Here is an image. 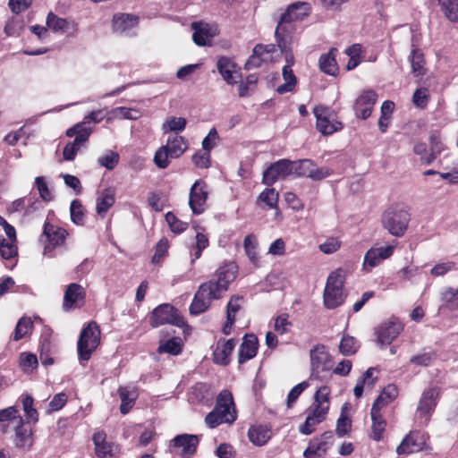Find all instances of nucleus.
I'll return each instance as SVG.
<instances>
[{"instance_id": "e2e57ef3", "label": "nucleus", "mask_w": 458, "mask_h": 458, "mask_svg": "<svg viewBox=\"0 0 458 458\" xmlns=\"http://www.w3.org/2000/svg\"><path fill=\"white\" fill-rule=\"evenodd\" d=\"M219 136L216 129L212 128L202 140V149L210 152V150L217 144Z\"/></svg>"}, {"instance_id": "f03ea898", "label": "nucleus", "mask_w": 458, "mask_h": 458, "mask_svg": "<svg viewBox=\"0 0 458 458\" xmlns=\"http://www.w3.org/2000/svg\"><path fill=\"white\" fill-rule=\"evenodd\" d=\"M237 418L234 407V402L232 393L227 390H222L216 400L214 409L206 416L205 422L215 428L223 423H233Z\"/></svg>"}, {"instance_id": "8fccbe9b", "label": "nucleus", "mask_w": 458, "mask_h": 458, "mask_svg": "<svg viewBox=\"0 0 458 458\" xmlns=\"http://www.w3.org/2000/svg\"><path fill=\"white\" fill-rule=\"evenodd\" d=\"M47 25L54 31H64L67 29L68 22L65 19L60 18L53 13H48Z\"/></svg>"}, {"instance_id": "e433bc0d", "label": "nucleus", "mask_w": 458, "mask_h": 458, "mask_svg": "<svg viewBox=\"0 0 458 458\" xmlns=\"http://www.w3.org/2000/svg\"><path fill=\"white\" fill-rule=\"evenodd\" d=\"M118 393L121 398L120 411L123 414H127L137 399V394L133 390H130L127 387H120Z\"/></svg>"}, {"instance_id": "6e6d98bb", "label": "nucleus", "mask_w": 458, "mask_h": 458, "mask_svg": "<svg viewBox=\"0 0 458 458\" xmlns=\"http://www.w3.org/2000/svg\"><path fill=\"white\" fill-rule=\"evenodd\" d=\"M165 221L169 225L170 229L176 233L184 232L188 224L178 219L172 212H168L165 215Z\"/></svg>"}, {"instance_id": "4d7b16f0", "label": "nucleus", "mask_w": 458, "mask_h": 458, "mask_svg": "<svg viewBox=\"0 0 458 458\" xmlns=\"http://www.w3.org/2000/svg\"><path fill=\"white\" fill-rule=\"evenodd\" d=\"M243 298L239 295H233L226 306V318H234L235 314L241 310Z\"/></svg>"}, {"instance_id": "2eb2a0df", "label": "nucleus", "mask_w": 458, "mask_h": 458, "mask_svg": "<svg viewBox=\"0 0 458 458\" xmlns=\"http://www.w3.org/2000/svg\"><path fill=\"white\" fill-rule=\"evenodd\" d=\"M428 437L419 431L410 432L396 448L398 454H410L426 447Z\"/></svg>"}, {"instance_id": "6e6552de", "label": "nucleus", "mask_w": 458, "mask_h": 458, "mask_svg": "<svg viewBox=\"0 0 458 458\" xmlns=\"http://www.w3.org/2000/svg\"><path fill=\"white\" fill-rule=\"evenodd\" d=\"M91 132V128L84 126L83 123H76L74 126L69 128L66 131V135L68 137L75 136V139L72 142H69L64 147L63 150L64 159L67 161L73 160L81 147L89 140Z\"/></svg>"}, {"instance_id": "c85d7f7f", "label": "nucleus", "mask_w": 458, "mask_h": 458, "mask_svg": "<svg viewBox=\"0 0 458 458\" xmlns=\"http://www.w3.org/2000/svg\"><path fill=\"white\" fill-rule=\"evenodd\" d=\"M95 453L98 457L106 458L113 455V445L106 441V434L103 430L97 431L92 437Z\"/></svg>"}, {"instance_id": "13d9d810", "label": "nucleus", "mask_w": 458, "mask_h": 458, "mask_svg": "<svg viewBox=\"0 0 458 458\" xmlns=\"http://www.w3.org/2000/svg\"><path fill=\"white\" fill-rule=\"evenodd\" d=\"M17 255V247L13 242H8L5 239L0 240V256L9 259Z\"/></svg>"}, {"instance_id": "4be33fe9", "label": "nucleus", "mask_w": 458, "mask_h": 458, "mask_svg": "<svg viewBox=\"0 0 458 458\" xmlns=\"http://www.w3.org/2000/svg\"><path fill=\"white\" fill-rule=\"evenodd\" d=\"M86 296L84 288L78 284H71L67 286L64 295L63 308L64 310H69L74 307H81Z\"/></svg>"}, {"instance_id": "2f4dec72", "label": "nucleus", "mask_w": 458, "mask_h": 458, "mask_svg": "<svg viewBox=\"0 0 458 458\" xmlns=\"http://www.w3.org/2000/svg\"><path fill=\"white\" fill-rule=\"evenodd\" d=\"M114 203V190L112 188H106L102 192L99 198L97 199V213L102 217L106 216L108 209Z\"/></svg>"}, {"instance_id": "393cba45", "label": "nucleus", "mask_w": 458, "mask_h": 458, "mask_svg": "<svg viewBox=\"0 0 458 458\" xmlns=\"http://www.w3.org/2000/svg\"><path fill=\"white\" fill-rule=\"evenodd\" d=\"M285 59L287 62V64L283 67V78L284 80V83L278 86L276 89V92L278 94H284L287 92H291L293 90L296 83L297 79L293 72L292 65L293 64V56L292 53H286L285 54Z\"/></svg>"}, {"instance_id": "bf43d9fd", "label": "nucleus", "mask_w": 458, "mask_h": 458, "mask_svg": "<svg viewBox=\"0 0 458 458\" xmlns=\"http://www.w3.org/2000/svg\"><path fill=\"white\" fill-rule=\"evenodd\" d=\"M413 151L416 155L420 156V159L426 165H429L434 161V154L428 153L427 145L423 142H418L413 147Z\"/></svg>"}, {"instance_id": "72a5a7b5", "label": "nucleus", "mask_w": 458, "mask_h": 458, "mask_svg": "<svg viewBox=\"0 0 458 458\" xmlns=\"http://www.w3.org/2000/svg\"><path fill=\"white\" fill-rule=\"evenodd\" d=\"M396 396L397 388L395 386L388 385L375 400L371 409L381 411V409L391 403Z\"/></svg>"}, {"instance_id": "a18cd8bd", "label": "nucleus", "mask_w": 458, "mask_h": 458, "mask_svg": "<svg viewBox=\"0 0 458 458\" xmlns=\"http://www.w3.org/2000/svg\"><path fill=\"white\" fill-rule=\"evenodd\" d=\"M358 350L357 342L354 337L350 335L343 336L340 344L339 352L345 356L354 354Z\"/></svg>"}, {"instance_id": "774afa93", "label": "nucleus", "mask_w": 458, "mask_h": 458, "mask_svg": "<svg viewBox=\"0 0 458 458\" xmlns=\"http://www.w3.org/2000/svg\"><path fill=\"white\" fill-rule=\"evenodd\" d=\"M351 427H352V422H351L350 419L342 413L336 422V428H335L336 434L339 437H344L350 431Z\"/></svg>"}, {"instance_id": "aec40b11", "label": "nucleus", "mask_w": 458, "mask_h": 458, "mask_svg": "<svg viewBox=\"0 0 458 458\" xmlns=\"http://www.w3.org/2000/svg\"><path fill=\"white\" fill-rule=\"evenodd\" d=\"M377 99V95L375 91L371 89L363 91L357 98L353 106L356 115L364 120L369 117Z\"/></svg>"}, {"instance_id": "58836bf2", "label": "nucleus", "mask_w": 458, "mask_h": 458, "mask_svg": "<svg viewBox=\"0 0 458 458\" xmlns=\"http://www.w3.org/2000/svg\"><path fill=\"white\" fill-rule=\"evenodd\" d=\"M187 124V121L183 117H167L162 125V130L165 133L174 131L181 132L184 131Z\"/></svg>"}, {"instance_id": "3c124183", "label": "nucleus", "mask_w": 458, "mask_h": 458, "mask_svg": "<svg viewBox=\"0 0 458 458\" xmlns=\"http://www.w3.org/2000/svg\"><path fill=\"white\" fill-rule=\"evenodd\" d=\"M278 192L274 188L264 190L259 196V199L266 203L270 208H276Z\"/></svg>"}, {"instance_id": "f8f14e48", "label": "nucleus", "mask_w": 458, "mask_h": 458, "mask_svg": "<svg viewBox=\"0 0 458 458\" xmlns=\"http://www.w3.org/2000/svg\"><path fill=\"white\" fill-rule=\"evenodd\" d=\"M311 376L319 377L320 372L329 371L333 368V360L325 345L318 344L310 352Z\"/></svg>"}, {"instance_id": "603ef678", "label": "nucleus", "mask_w": 458, "mask_h": 458, "mask_svg": "<svg viewBox=\"0 0 458 458\" xmlns=\"http://www.w3.org/2000/svg\"><path fill=\"white\" fill-rule=\"evenodd\" d=\"M168 247L169 244L167 239L162 238L156 245L155 253L151 259V262L155 265L159 264L166 256Z\"/></svg>"}, {"instance_id": "f257e3e1", "label": "nucleus", "mask_w": 458, "mask_h": 458, "mask_svg": "<svg viewBox=\"0 0 458 458\" xmlns=\"http://www.w3.org/2000/svg\"><path fill=\"white\" fill-rule=\"evenodd\" d=\"M237 272V266L233 262L220 266L212 278L199 287L190 306L191 314L199 315L206 311L214 300L222 298L229 284L235 280Z\"/></svg>"}, {"instance_id": "a211bd4d", "label": "nucleus", "mask_w": 458, "mask_h": 458, "mask_svg": "<svg viewBox=\"0 0 458 458\" xmlns=\"http://www.w3.org/2000/svg\"><path fill=\"white\" fill-rule=\"evenodd\" d=\"M293 30V22L282 14L281 19L276 26L275 36L277 46L284 54L291 53L290 46L293 42L292 32Z\"/></svg>"}, {"instance_id": "0eeeda50", "label": "nucleus", "mask_w": 458, "mask_h": 458, "mask_svg": "<svg viewBox=\"0 0 458 458\" xmlns=\"http://www.w3.org/2000/svg\"><path fill=\"white\" fill-rule=\"evenodd\" d=\"M316 117V128L323 135H331L343 129V123L335 118L333 109L318 105L313 109Z\"/></svg>"}, {"instance_id": "473e14b6", "label": "nucleus", "mask_w": 458, "mask_h": 458, "mask_svg": "<svg viewBox=\"0 0 458 458\" xmlns=\"http://www.w3.org/2000/svg\"><path fill=\"white\" fill-rule=\"evenodd\" d=\"M370 415L372 420L370 437L375 441H380L383 438V433L385 432L386 422L383 419L379 411L371 409Z\"/></svg>"}, {"instance_id": "412c9836", "label": "nucleus", "mask_w": 458, "mask_h": 458, "mask_svg": "<svg viewBox=\"0 0 458 458\" xmlns=\"http://www.w3.org/2000/svg\"><path fill=\"white\" fill-rule=\"evenodd\" d=\"M66 235L67 232L64 228L46 222L44 225L43 233L41 235V240L46 238V241H47L49 244L45 247L44 254H47L48 251H50L52 248L61 245L64 242Z\"/></svg>"}, {"instance_id": "bb28decb", "label": "nucleus", "mask_w": 458, "mask_h": 458, "mask_svg": "<svg viewBox=\"0 0 458 458\" xmlns=\"http://www.w3.org/2000/svg\"><path fill=\"white\" fill-rule=\"evenodd\" d=\"M258 338L254 335H246L239 351V363H243L256 356Z\"/></svg>"}, {"instance_id": "9d476101", "label": "nucleus", "mask_w": 458, "mask_h": 458, "mask_svg": "<svg viewBox=\"0 0 458 458\" xmlns=\"http://www.w3.org/2000/svg\"><path fill=\"white\" fill-rule=\"evenodd\" d=\"M165 324L174 325L178 327L184 326L185 322L178 310L170 304H161L152 311L150 325L157 327Z\"/></svg>"}, {"instance_id": "052dcab7", "label": "nucleus", "mask_w": 458, "mask_h": 458, "mask_svg": "<svg viewBox=\"0 0 458 458\" xmlns=\"http://www.w3.org/2000/svg\"><path fill=\"white\" fill-rule=\"evenodd\" d=\"M192 27L195 30L192 34V39L194 43L198 46H205L209 37L208 29L199 28L196 22L192 24Z\"/></svg>"}, {"instance_id": "cd10ccee", "label": "nucleus", "mask_w": 458, "mask_h": 458, "mask_svg": "<svg viewBox=\"0 0 458 458\" xmlns=\"http://www.w3.org/2000/svg\"><path fill=\"white\" fill-rule=\"evenodd\" d=\"M139 19L132 14L123 13L114 15L113 19V28L117 33H125L138 25Z\"/></svg>"}, {"instance_id": "c03bdc74", "label": "nucleus", "mask_w": 458, "mask_h": 458, "mask_svg": "<svg viewBox=\"0 0 458 458\" xmlns=\"http://www.w3.org/2000/svg\"><path fill=\"white\" fill-rule=\"evenodd\" d=\"M119 158L117 152L108 150L98 158V164L107 170H113L117 165Z\"/></svg>"}, {"instance_id": "680f3d73", "label": "nucleus", "mask_w": 458, "mask_h": 458, "mask_svg": "<svg viewBox=\"0 0 458 458\" xmlns=\"http://www.w3.org/2000/svg\"><path fill=\"white\" fill-rule=\"evenodd\" d=\"M430 153L434 154V159L444 150V145L441 142L440 135L437 131H432L429 135Z\"/></svg>"}, {"instance_id": "69168bd1", "label": "nucleus", "mask_w": 458, "mask_h": 458, "mask_svg": "<svg viewBox=\"0 0 458 458\" xmlns=\"http://www.w3.org/2000/svg\"><path fill=\"white\" fill-rule=\"evenodd\" d=\"M67 402V396L64 393H59L53 396L52 400L48 403V411H57L61 410Z\"/></svg>"}, {"instance_id": "f3484780", "label": "nucleus", "mask_w": 458, "mask_h": 458, "mask_svg": "<svg viewBox=\"0 0 458 458\" xmlns=\"http://www.w3.org/2000/svg\"><path fill=\"white\" fill-rule=\"evenodd\" d=\"M403 328V324L396 318L381 323L375 331L377 342L382 344H390L398 336Z\"/></svg>"}, {"instance_id": "dca6fc26", "label": "nucleus", "mask_w": 458, "mask_h": 458, "mask_svg": "<svg viewBox=\"0 0 458 458\" xmlns=\"http://www.w3.org/2000/svg\"><path fill=\"white\" fill-rule=\"evenodd\" d=\"M206 188L205 182L201 180H197L191 188L189 205L195 215H199L205 210V204L208 199Z\"/></svg>"}, {"instance_id": "09e8293b", "label": "nucleus", "mask_w": 458, "mask_h": 458, "mask_svg": "<svg viewBox=\"0 0 458 458\" xmlns=\"http://www.w3.org/2000/svg\"><path fill=\"white\" fill-rule=\"evenodd\" d=\"M244 249L247 256L251 260L252 263H256L258 261V252H257V242L255 237L252 234H249L244 239Z\"/></svg>"}, {"instance_id": "39448f33", "label": "nucleus", "mask_w": 458, "mask_h": 458, "mask_svg": "<svg viewBox=\"0 0 458 458\" xmlns=\"http://www.w3.org/2000/svg\"><path fill=\"white\" fill-rule=\"evenodd\" d=\"M100 343V329L95 321H90L81 330L78 341L80 360H89Z\"/></svg>"}, {"instance_id": "c9c22d12", "label": "nucleus", "mask_w": 458, "mask_h": 458, "mask_svg": "<svg viewBox=\"0 0 458 458\" xmlns=\"http://www.w3.org/2000/svg\"><path fill=\"white\" fill-rule=\"evenodd\" d=\"M409 60L411 65V72L415 76H420L425 72V60L421 51L412 44Z\"/></svg>"}, {"instance_id": "864d4df0", "label": "nucleus", "mask_w": 458, "mask_h": 458, "mask_svg": "<svg viewBox=\"0 0 458 458\" xmlns=\"http://www.w3.org/2000/svg\"><path fill=\"white\" fill-rule=\"evenodd\" d=\"M442 301L450 310L458 309V288H448L442 293Z\"/></svg>"}, {"instance_id": "20e7f679", "label": "nucleus", "mask_w": 458, "mask_h": 458, "mask_svg": "<svg viewBox=\"0 0 458 458\" xmlns=\"http://www.w3.org/2000/svg\"><path fill=\"white\" fill-rule=\"evenodd\" d=\"M344 284L343 269L337 268L329 274L323 293V301L326 308L332 310L344 303L345 299L343 293Z\"/></svg>"}, {"instance_id": "4c0bfd02", "label": "nucleus", "mask_w": 458, "mask_h": 458, "mask_svg": "<svg viewBox=\"0 0 458 458\" xmlns=\"http://www.w3.org/2000/svg\"><path fill=\"white\" fill-rule=\"evenodd\" d=\"M327 446L325 441L313 439L305 449L303 455L306 458L322 457L327 452Z\"/></svg>"}, {"instance_id": "4468645a", "label": "nucleus", "mask_w": 458, "mask_h": 458, "mask_svg": "<svg viewBox=\"0 0 458 458\" xmlns=\"http://www.w3.org/2000/svg\"><path fill=\"white\" fill-rule=\"evenodd\" d=\"M13 444L15 447L24 452L31 449L34 444V436L30 422L23 419H19V423L14 427Z\"/></svg>"}, {"instance_id": "338daca9", "label": "nucleus", "mask_w": 458, "mask_h": 458, "mask_svg": "<svg viewBox=\"0 0 458 458\" xmlns=\"http://www.w3.org/2000/svg\"><path fill=\"white\" fill-rule=\"evenodd\" d=\"M341 246V242L337 238L330 237L326 242L319 245V250L326 253L331 254L335 252Z\"/></svg>"}, {"instance_id": "79ce46f5", "label": "nucleus", "mask_w": 458, "mask_h": 458, "mask_svg": "<svg viewBox=\"0 0 458 458\" xmlns=\"http://www.w3.org/2000/svg\"><path fill=\"white\" fill-rule=\"evenodd\" d=\"M438 2L449 21H458V0H438Z\"/></svg>"}, {"instance_id": "1a4fd4ad", "label": "nucleus", "mask_w": 458, "mask_h": 458, "mask_svg": "<svg viewBox=\"0 0 458 458\" xmlns=\"http://www.w3.org/2000/svg\"><path fill=\"white\" fill-rule=\"evenodd\" d=\"M292 175L295 177H309L319 181L331 174L327 167H318L310 159L291 160Z\"/></svg>"}, {"instance_id": "a878e982", "label": "nucleus", "mask_w": 458, "mask_h": 458, "mask_svg": "<svg viewBox=\"0 0 458 458\" xmlns=\"http://www.w3.org/2000/svg\"><path fill=\"white\" fill-rule=\"evenodd\" d=\"M236 344L234 339H229L227 341H218L216 348L213 352V360L215 363L219 365H227L230 361V355L233 351Z\"/></svg>"}, {"instance_id": "a19ab883", "label": "nucleus", "mask_w": 458, "mask_h": 458, "mask_svg": "<svg viewBox=\"0 0 458 458\" xmlns=\"http://www.w3.org/2000/svg\"><path fill=\"white\" fill-rule=\"evenodd\" d=\"M159 353L166 352L172 355H177L182 352V341L179 337H173L164 343H161L157 348Z\"/></svg>"}, {"instance_id": "b1692460", "label": "nucleus", "mask_w": 458, "mask_h": 458, "mask_svg": "<svg viewBox=\"0 0 458 458\" xmlns=\"http://www.w3.org/2000/svg\"><path fill=\"white\" fill-rule=\"evenodd\" d=\"M216 68L226 83L233 85L237 82L240 74L237 70V64L233 59L227 56H221L216 63Z\"/></svg>"}, {"instance_id": "f704fd0d", "label": "nucleus", "mask_w": 458, "mask_h": 458, "mask_svg": "<svg viewBox=\"0 0 458 458\" xmlns=\"http://www.w3.org/2000/svg\"><path fill=\"white\" fill-rule=\"evenodd\" d=\"M335 48H332L328 53L323 54L319 58V67L321 71L329 75H335L338 66L335 60Z\"/></svg>"}, {"instance_id": "c756f323", "label": "nucleus", "mask_w": 458, "mask_h": 458, "mask_svg": "<svg viewBox=\"0 0 458 458\" xmlns=\"http://www.w3.org/2000/svg\"><path fill=\"white\" fill-rule=\"evenodd\" d=\"M310 12V6L306 2L294 3L287 8L285 13H283L288 21L294 22L296 21L302 20L308 16Z\"/></svg>"}, {"instance_id": "9b49d317", "label": "nucleus", "mask_w": 458, "mask_h": 458, "mask_svg": "<svg viewBox=\"0 0 458 458\" xmlns=\"http://www.w3.org/2000/svg\"><path fill=\"white\" fill-rule=\"evenodd\" d=\"M199 442V439L197 435H177L169 442V452L174 455L190 458L196 453Z\"/></svg>"}, {"instance_id": "5701e85b", "label": "nucleus", "mask_w": 458, "mask_h": 458, "mask_svg": "<svg viewBox=\"0 0 458 458\" xmlns=\"http://www.w3.org/2000/svg\"><path fill=\"white\" fill-rule=\"evenodd\" d=\"M393 252L394 247L391 245L371 248L365 254L363 266L366 269H371L377 266L383 259L391 257Z\"/></svg>"}, {"instance_id": "423d86ee", "label": "nucleus", "mask_w": 458, "mask_h": 458, "mask_svg": "<svg viewBox=\"0 0 458 458\" xmlns=\"http://www.w3.org/2000/svg\"><path fill=\"white\" fill-rule=\"evenodd\" d=\"M410 219V214L405 209L391 208L383 213L381 223L390 234L400 237L407 230Z\"/></svg>"}, {"instance_id": "6ab92c4d", "label": "nucleus", "mask_w": 458, "mask_h": 458, "mask_svg": "<svg viewBox=\"0 0 458 458\" xmlns=\"http://www.w3.org/2000/svg\"><path fill=\"white\" fill-rule=\"evenodd\" d=\"M437 397L438 391L437 388H429L423 392L422 396L419 402L417 412L419 418L424 419V424L428 423V419L437 405Z\"/></svg>"}, {"instance_id": "37998d69", "label": "nucleus", "mask_w": 458, "mask_h": 458, "mask_svg": "<svg viewBox=\"0 0 458 458\" xmlns=\"http://www.w3.org/2000/svg\"><path fill=\"white\" fill-rule=\"evenodd\" d=\"M265 50L266 49L263 45H256L253 48L252 55L245 64V68L247 70H250L259 67L263 61L262 55L265 54Z\"/></svg>"}, {"instance_id": "ea45409f", "label": "nucleus", "mask_w": 458, "mask_h": 458, "mask_svg": "<svg viewBox=\"0 0 458 458\" xmlns=\"http://www.w3.org/2000/svg\"><path fill=\"white\" fill-rule=\"evenodd\" d=\"M32 327L33 322L30 318L22 317L20 318L13 332V340H21L31 331Z\"/></svg>"}, {"instance_id": "ddd939ff", "label": "nucleus", "mask_w": 458, "mask_h": 458, "mask_svg": "<svg viewBox=\"0 0 458 458\" xmlns=\"http://www.w3.org/2000/svg\"><path fill=\"white\" fill-rule=\"evenodd\" d=\"M292 176L291 160L280 159L271 164L263 173L262 182L267 186H272L276 181Z\"/></svg>"}, {"instance_id": "0e129e2a", "label": "nucleus", "mask_w": 458, "mask_h": 458, "mask_svg": "<svg viewBox=\"0 0 458 458\" xmlns=\"http://www.w3.org/2000/svg\"><path fill=\"white\" fill-rule=\"evenodd\" d=\"M192 162L197 167L208 168L210 165V152L203 149L197 152L192 156Z\"/></svg>"}, {"instance_id": "49530a36", "label": "nucleus", "mask_w": 458, "mask_h": 458, "mask_svg": "<svg viewBox=\"0 0 458 458\" xmlns=\"http://www.w3.org/2000/svg\"><path fill=\"white\" fill-rule=\"evenodd\" d=\"M33 402L34 400L31 395H26L21 401L27 420H30L33 423H36L38 420V413L37 410L33 408Z\"/></svg>"}, {"instance_id": "7ed1b4c3", "label": "nucleus", "mask_w": 458, "mask_h": 458, "mask_svg": "<svg viewBox=\"0 0 458 458\" xmlns=\"http://www.w3.org/2000/svg\"><path fill=\"white\" fill-rule=\"evenodd\" d=\"M188 141L180 135L169 136L166 144L160 147L155 153L154 163L165 169L169 165V158H178L188 149Z\"/></svg>"}, {"instance_id": "de8ad7c7", "label": "nucleus", "mask_w": 458, "mask_h": 458, "mask_svg": "<svg viewBox=\"0 0 458 458\" xmlns=\"http://www.w3.org/2000/svg\"><path fill=\"white\" fill-rule=\"evenodd\" d=\"M71 220L72 223L78 225H83L84 213L82 210V205L80 200L73 199L70 206Z\"/></svg>"}, {"instance_id": "7c9ffc66", "label": "nucleus", "mask_w": 458, "mask_h": 458, "mask_svg": "<svg viewBox=\"0 0 458 458\" xmlns=\"http://www.w3.org/2000/svg\"><path fill=\"white\" fill-rule=\"evenodd\" d=\"M248 436L253 445L261 446L270 439L271 432L267 426H252L249 429Z\"/></svg>"}, {"instance_id": "5fc2aeb1", "label": "nucleus", "mask_w": 458, "mask_h": 458, "mask_svg": "<svg viewBox=\"0 0 458 458\" xmlns=\"http://www.w3.org/2000/svg\"><path fill=\"white\" fill-rule=\"evenodd\" d=\"M19 419L23 418L19 414V410L16 406H10L0 410V422L13 421L16 425L19 423Z\"/></svg>"}]
</instances>
